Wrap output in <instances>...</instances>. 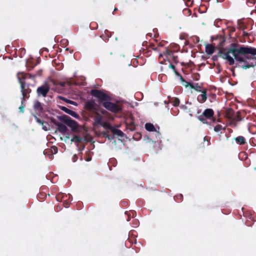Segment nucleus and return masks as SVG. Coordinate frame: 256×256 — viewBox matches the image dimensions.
I'll return each mask as SVG.
<instances>
[{"label": "nucleus", "instance_id": "obj_1", "mask_svg": "<svg viewBox=\"0 0 256 256\" xmlns=\"http://www.w3.org/2000/svg\"><path fill=\"white\" fill-rule=\"evenodd\" d=\"M220 54L222 58L227 60L230 66L234 64L235 59L236 61L244 64L241 66L243 69L246 70L256 66V57L248 56H256V48L232 43L227 52L220 51Z\"/></svg>", "mask_w": 256, "mask_h": 256}, {"label": "nucleus", "instance_id": "obj_2", "mask_svg": "<svg viewBox=\"0 0 256 256\" xmlns=\"http://www.w3.org/2000/svg\"><path fill=\"white\" fill-rule=\"evenodd\" d=\"M36 76V74H32L24 72H19L18 74V78L20 84L21 92L22 95V104L19 107L20 112H24V100L30 98V94L32 92L30 87L34 86V84L28 82V80L32 79L34 80Z\"/></svg>", "mask_w": 256, "mask_h": 256}, {"label": "nucleus", "instance_id": "obj_3", "mask_svg": "<svg viewBox=\"0 0 256 256\" xmlns=\"http://www.w3.org/2000/svg\"><path fill=\"white\" fill-rule=\"evenodd\" d=\"M214 112L212 108L206 109L202 114L198 116L197 118L199 120L204 124H208L207 120H212L213 122H221L220 118L216 119L214 116Z\"/></svg>", "mask_w": 256, "mask_h": 256}, {"label": "nucleus", "instance_id": "obj_4", "mask_svg": "<svg viewBox=\"0 0 256 256\" xmlns=\"http://www.w3.org/2000/svg\"><path fill=\"white\" fill-rule=\"evenodd\" d=\"M90 94L92 96L96 98L98 100V102L102 104L104 102L111 100V98L108 94L98 90H91Z\"/></svg>", "mask_w": 256, "mask_h": 256}, {"label": "nucleus", "instance_id": "obj_5", "mask_svg": "<svg viewBox=\"0 0 256 256\" xmlns=\"http://www.w3.org/2000/svg\"><path fill=\"white\" fill-rule=\"evenodd\" d=\"M59 120L65 122L72 131H76L78 130V125L77 122L72 120L70 116L63 115L59 117Z\"/></svg>", "mask_w": 256, "mask_h": 256}, {"label": "nucleus", "instance_id": "obj_6", "mask_svg": "<svg viewBox=\"0 0 256 256\" xmlns=\"http://www.w3.org/2000/svg\"><path fill=\"white\" fill-rule=\"evenodd\" d=\"M50 90V84L48 82H45L43 84L41 85L40 86H38L36 89V92L38 97H46L48 95Z\"/></svg>", "mask_w": 256, "mask_h": 256}, {"label": "nucleus", "instance_id": "obj_7", "mask_svg": "<svg viewBox=\"0 0 256 256\" xmlns=\"http://www.w3.org/2000/svg\"><path fill=\"white\" fill-rule=\"evenodd\" d=\"M164 56L166 57V58L170 62L171 60H172L176 64H177L178 62V56H174L173 52L168 48H166L162 54H160L158 58L160 59Z\"/></svg>", "mask_w": 256, "mask_h": 256}, {"label": "nucleus", "instance_id": "obj_8", "mask_svg": "<svg viewBox=\"0 0 256 256\" xmlns=\"http://www.w3.org/2000/svg\"><path fill=\"white\" fill-rule=\"evenodd\" d=\"M102 106L108 110L114 113H118L122 110L120 105L109 101L104 102Z\"/></svg>", "mask_w": 256, "mask_h": 256}, {"label": "nucleus", "instance_id": "obj_9", "mask_svg": "<svg viewBox=\"0 0 256 256\" xmlns=\"http://www.w3.org/2000/svg\"><path fill=\"white\" fill-rule=\"evenodd\" d=\"M84 108L86 110L94 114H97L98 110V106L92 100L86 101L84 104Z\"/></svg>", "mask_w": 256, "mask_h": 256}, {"label": "nucleus", "instance_id": "obj_10", "mask_svg": "<svg viewBox=\"0 0 256 256\" xmlns=\"http://www.w3.org/2000/svg\"><path fill=\"white\" fill-rule=\"evenodd\" d=\"M33 108L34 110L40 114H42L44 112L42 103L38 100H36L34 102Z\"/></svg>", "mask_w": 256, "mask_h": 256}, {"label": "nucleus", "instance_id": "obj_11", "mask_svg": "<svg viewBox=\"0 0 256 256\" xmlns=\"http://www.w3.org/2000/svg\"><path fill=\"white\" fill-rule=\"evenodd\" d=\"M225 43V39L223 37H221L220 39V42L218 45V46L219 48V52L218 54L222 58V56L220 54V51H224V52H227L228 51V50L230 48H223V46H224V44Z\"/></svg>", "mask_w": 256, "mask_h": 256}, {"label": "nucleus", "instance_id": "obj_12", "mask_svg": "<svg viewBox=\"0 0 256 256\" xmlns=\"http://www.w3.org/2000/svg\"><path fill=\"white\" fill-rule=\"evenodd\" d=\"M59 108L66 113L72 116L73 117L76 118L78 116V114L74 111L70 110L64 106H59Z\"/></svg>", "mask_w": 256, "mask_h": 256}, {"label": "nucleus", "instance_id": "obj_13", "mask_svg": "<svg viewBox=\"0 0 256 256\" xmlns=\"http://www.w3.org/2000/svg\"><path fill=\"white\" fill-rule=\"evenodd\" d=\"M206 92L207 90H204L202 91V94L198 96L197 100L200 102H206L207 99Z\"/></svg>", "mask_w": 256, "mask_h": 256}, {"label": "nucleus", "instance_id": "obj_14", "mask_svg": "<svg viewBox=\"0 0 256 256\" xmlns=\"http://www.w3.org/2000/svg\"><path fill=\"white\" fill-rule=\"evenodd\" d=\"M55 124L58 126V130L60 132L64 134L66 132L68 128L64 124L59 122H56Z\"/></svg>", "mask_w": 256, "mask_h": 256}, {"label": "nucleus", "instance_id": "obj_15", "mask_svg": "<svg viewBox=\"0 0 256 256\" xmlns=\"http://www.w3.org/2000/svg\"><path fill=\"white\" fill-rule=\"evenodd\" d=\"M236 144L240 145H244L246 143L245 138L242 136H238L234 138Z\"/></svg>", "mask_w": 256, "mask_h": 256}, {"label": "nucleus", "instance_id": "obj_16", "mask_svg": "<svg viewBox=\"0 0 256 256\" xmlns=\"http://www.w3.org/2000/svg\"><path fill=\"white\" fill-rule=\"evenodd\" d=\"M234 111L231 109L230 108L229 110H227L226 112L225 116L226 118L229 120V121L232 120L234 116Z\"/></svg>", "mask_w": 256, "mask_h": 256}, {"label": "nucleus", "instance_id": "obj_17", "mask_svg": "<svg viewBox=\"0 0 256 256\" xmlns=\"http://www.w3.org/2000/svg\"><path fill=\"white\" fill-rule=\"evenodd\" d=\"M214 47L210 44H208L206 46V52L208 54H212L214 52Z\"/></svg>", "mask_w": 256, "mask_h": 256}, {"label": "nucleus", "instance_id": "obj_18", "mask_svg": "<svg viewBox=\"0 0 256 256\" xmlns=\"http://www.w3.org/2000/svg\"><path fill=\"white\" fill-rule=\"evenodd\" d=\"M112 132L114 135H116L120 137H122L124 136V133L121 130L116 128H114L112 130Z\"/></svg>", "mask_w": 256, "mask_h": 256}, {"label": "nucleus", "instance_id": "obj_19", "mask_svg": "<svg viewBox=\"0 0 256 256\" xmlns=\"http://www.w3.org/2000/svg\"><path fill=\"white\" fill-rule=\"evenodd\" d=\"M145 128L146 130L149 132H154L156 130L154 126L150 123H146L145 124Z\"/></svg>", "mask_w": 256, "mask_h": 256}, {"label": "nucleus", "instance_id": "obj_20", "mask_svg": "<svg viewBox=\"0 0 256 256\" xmlns=\"http://www.w3.org/2000/svg\"><path fill=\"white\" fill-rule=\"evenodd\" d=\"M188 86H190L191 88L194 89L196 91L201 92L202 87L198 84L193 85L192 84L190 83Z\"/></svg>", "mask_w": 256, "mask_h": 256}, {"label": "nucleus", "instance_id": "obj_21", "mask_svg": "<svg viewBox=\"0 0 256 256\" xmlns=\"http://www.w3.org/2000/svg\"><path fill=\"white\" fill-rule=\"evenodd\" d=\"M82 138L81 136L76 135H74L71 140L72 142H75L78 144L80 142L82 141Z\"/></svg>", "mask_w": 256, "mask_h": 256}, {"label": "nucleus", "instance_id": "obj_22", "mask_svg": "<svg viewBox=\"0 0 256 256\" xmlns=\"http://www.w3.org/2000/svg\"><path fill=\"white\" fill-rule=\"evenodd\" d=\"M67 196L66 195H64V194H58L56 196V200H57V201L58 202H61L63 200H64L66 198Z\"/></svg>", "mask_w": 256, "mask_h": 256}, {"label": "nucleus", "instance_id": "obj_23", "mask_svg": "<svg viewBox=\"0 0 256 256\" xmlns=\"http://www.w3.org/2000/svg\"><path fill=\"white\" fill-rule=\"evenodd\" d=\"M232 120L236 122H240L242 120V118H241L240 112H237L236 114H234Z\"/></svg>", "mask_w": 256, "mask_h": 256}, {"label": "nucleus", "instance_id": "obj_24", "mask_svg": "<svg viewBox=\"0 0 256 256\" xmlns=\"http://www.w3.org/2000/svg\"><path fill=\"white\" fill-rule=\"evenodd\" d=\"M170 102L174 106H177L180 104V100L177 98H174L170 100Z\"/></svg>", "mask_w": 256, "mask_h": 256}, {"label": "nucleus", "instance_id": "obj_25", "mask_svg": "<svg viewBox=\"0 0 256 256\" xmlns=\"http://www.w3.org/2000/svg\"><path fill=\"white\" fill-rule=\"evenodd\" d=\"M97 116L94 118L95 122L97 124H100L102 122V116L97 112Z\"/></svg>", "mask_w": 256, "mask_h": 256}, {"label": "nucleus", "instance_id": "obj_26", "mask_svg": "<svg viewBox=\"0 0 256 256\" xmlns=\"http://www.w3.org/2000/svg\"><path fill=\"white\" fill-rule=\"evenodd\" d=\"M102 126L105 128V129H108V130H110L111 132H112V128H114V127H112L110 124H109L108 122H105L103 124H102Z\"/></svg>", "mask_w": 256, "mask_h": 256}, {"label": "nucleus", "instance_id": "obj_27", "mask_svg": "<svg viewBox=\"0 0 256 256\" xmlns=\"http://www.w3.org/2000/svg\"><path fill=\"white\" fill-rule=\"evenodd\" d=\"M222 130H225V128H223L220 124H217L214 127V130L216 132Z\"/></svg>", "mask_w": 256, "mask_h": 256}, {"label": "nucleus", "instance_id": "obj_28", "mask_svg": "<svg viewBox=\"0 0 256 256\" xmlns=\"http://www.w3.org/2000/svg\"><path fill=\"white\" fill-rule=\"evenodd\" d=\"M58 98H59L60 100H62L66 102L68 104H74L75 103L74 102L72 101V100H68V99H66V98H65L63 97V96H59Z\"/></svg>", "mask_w": 256, "mask_h": 256}, {"label": "nucleus", "instance_id": "obj_29", "mask_svg": "<svg viewBox=\"0 0 256 256\" xmlns=\"http://www.w3.org/2000/svg\"><path fill=\"white\" fill-rule=\"evenodd\" d=\"M102 134L103 136L105 138H106L108 140H110L112 138L110 135L108 134V132H102Z\"/></svg>", "mask_w": 256, "mask_h": 256}, {"label": "nucleus", "instance_id": "obj_30", "mask_svg": "<svg viewBox=\"0 0 256 256\" xmlns=\"http://www.w3.org/2000/svg\"><path fill=\"white\" fill-rule=\"evenodd\" d=\"M180 80L182 82H186V84H184V85L187 88L189 86V82H186V80H184V78H182V76H180Z\"/></svg>", "mask_w": 256, "mask_h": 256}, {"label": "nucleus", "instance_id": "obj_31", "mask_svg": "<svg viewBox=\"0 0 256 256\" xmlns=\"http://www.w3.org/2000/svg\"><path fill=\"white\" fill-rule=\"evenodd\" d=\"M229 125L232 126L234 127H236L237 126V122L232 120H230Z\"/></svg>", "mask_w": 256, "mask_h": 256}, {"label": "nucleus", "instance_id": "obj_32", "mask_svg": "<svg viewBox=\"0 0 256 256\" xmlns=\"http://www.w3.org/2000/svg\"><path fill=\"white\" fill-rule=\"evenodd\" d=\"M35 117V119L36 120V121L40 124H43L44 123V121L43 120H42L40 118H38L36 116H34Z\"/></svg>", "mask_w": 256, "mask_h": 256}, {"label": "nucleus", "instance_id": "obj_33", "mask_svg": "<svg viewBox=\"0 0 256 256\" xmlns=\"http://www.w3.org/2000/svg\"><path fill=\"white\" fill-rule=\"evenodd\" d=\"M78 159V156L76 154H74L72 158V162H76L77 161Z\"/></svg>", "mask_w": 256, "mask_h": 256}, {"label": "nucleus", "instance_id": "obj_34", "mask_svg": "<svg viewBox=\"0 0 256 256\" xmlns=\"http://www.w3.org/2000/svg\"><path fill=\"white\" fill-rule=\"evenodd\" d=\"M64 206L66 208H68L70 205V202H67L66 200H64Z\"/></svg>", "mask_w": 256, "mask_h": 256}, {"label": "nucleus", "instance_id": "obj_35", "mask_svg": "<svg viewBox=\"0 0 256 256\" xmlns=\"http://www.w3.org/2000/svg\"><path fill=\"white\" fill-rule=\"evenodd\" d=\"M168 67L172 69L174 71H175L176 67L174 65L172 64H170L168 66Z\"/></svg>", "mask_w": 256, "mask_h": 256}, {"label": "nucleus", "instance_id": "obj_36", "mask_svg": "<svg viewBox=\"0 0 256 256\" xmlns=\"http://www.w3.org/2000/svg\"><path fill=\"white\" fill-rule=\"evenodd\" d=\"M150 46L152 50H158V47H155L154 44H150Z\"/></svg>", "mask_w": 256, "mask_h": 256}, {"label": "nucleus", "instance_id": "obj_37", "mask_svg": "<svg viewBox=\"0 0 256 256\" xmlns=\"http://www.w3.org/2000/svg\"><path fill=\"white\" fill-rule=\"evenodd\" d=\"M59 85L61 86L62 87H64L66 86V82H60L59 83Z\"/></svg>", "mask_w": 256, "mask_h": 256}, {"label": "nucleus", "instance_id": "obj_38", "mask_svg": "<svg viewBox=\"0 0 256 256\" xmlns=\"http://www.w3.org/2000/svg\"><path fill=\"white\" fill-rule=\"evenodd\" d=\"M85 160L87 162H90L92 160V157L90 156H88V157L85 158Z\"/></svg>", "mask_w": 256, "mask_h": 256}, {"label": "nucleus", "instance_id": "obj_39", "mask_svg": "<svg viewBox=\"0 0 256 256\" xmlns=\"http://www.w3.org/2000/svg\"><path fill=\"white\" fill-rule=\"evenodd\" d=\"M174 73L176 74V75H177L179 76H181V74L178 72L176 70H175V71H174Z\"/></svg>", "mask_w": 256, "mask_h": 256}, {"label": "nucleus", "instance_id": "obj_40", "mask_svg": "<svg viewBox=\"0 0 256 256\" xmlns=\"http://www.w3.org/2000/svg\"><path fill=\"white\" fill-rule=\"evenodd\" d=\"M243 36H248V34L246 32H243Z\"/></svg>", "mask_w": 256, "mask_h": 256}, {"label": "nucleus", "instance_id": "obj_41", "mask_svg": "<svg viewBox=\"0 0 256 256\" xmlns=\"http://www.w3.org/2000/svg\"><path fill=\"white\" fill-rule=\"evenodd\" d=\"M164 46V44L162 43V42H160L158 46V47H160V46Z\"/></svg>", "mask_w": 256, "mask_h": 256}, {"label": "nucleus", "instance_id": "obj_42", "mask_svg": "<svg viewBox=\"0 0 256 256\" xmlns=\"http://www.w3.org/2000/svg\"><path fill=\"white\" fill-rule=\"evenodd\" d=\"M20 50L22 53L24 54L26 52V50L24 48L20 49Z\"/></svg>", "mask_w": 256, "mask_h": 256}, {"label": "nucleus", "instance_id": "obj_43", "mask_svg": "<svg viewBox=\"0 0 256 256\" xmlns=\"http://www.w3.org/2000/svg\"><path fill=\"white\" fill-rule=\"evenodd\" d=\"M117 10H118V8H114V10L113 13H114V12H116V11H117Z\"/></svg>", "mask_w": 256, "mask_h": 256}, {"label": "nucleus", "instance_id": "obj_44", "mask_svg": "<svg viewBox=\"0 0 256 256\" xmlns=\"http://www.w3.org/2000/svg\"><path fill=\"white\" fill-rule=\"evenodd\" d=\"M181 65L182 66H185L186 64H185L184 62H181Z\"/></svg>", "mask_w": 256, "mask_h": 256}, {"label": "nucleus", "instance_id": "obj_45", "mask_svg": "<svg viewBox=\"0 0 256 256\" xmlns=\"http://www.w3.org/2000/svg\"><path fill=\"white\" fill-rule=\"evenodd\" d=\"M54 150H57V148H56V146H54Z\"/></svg>", "mask_w": 256, "mask_h": 256}, {"label": "nucleus", "instance_id": "obj_46", "mask_svg": "<svg viewBox=\"0 0 256 256\" xmlns=\"http://www.w3.org/2000/svg\"><path fill=\"white\" fill-rule=\"evenodd\" d=\"M130 220V217H128V220H128V221H129Z\"/></svg>", "mask_w": 256, "mask_h": 256}, {"label": "nucleus", "instance_id": "obj_47", "mask_svg": "<svg viewBox=\"0 0 256 256\" xmlns=\"http://www.w3.org/2000/svg\"><path fill=\"white\" fill-rule=\"evenodd\" d=\"M80 160H82V156H81V157H80Z\"/></svg>", "mask_w": 256, "mask_h": 256}, {"label": "nucleus", "instance_id": "obj_48", "mask_svg": "<svg viewBox=\"0 0 256 256\" xmlns=\"http://www.w3.org/2000/svg\"><path fill=\"white\" fill-rule=\"evenodd\" d=\"M183 82V84H186V82Z\"/></svg>", "mask_w": 256, "mask_h": 256}, {"label": "nucleus", "instance_id": "obj_49", "mask_svg": "<svg viewBox=\"0 0 256 256\" xmlns=\"http://www.w3.org/2000/svg\"><path fill=\"white\" fill-rule=\"evenodd\" d=\"M200 112L199 111L198 112L197 114H198Z\"/></svg>", "mask_w": 256, "mask_h": 256}, {"label": "nucleus", "instance_id": "obj_50", "mask_svg": "<svg viewBox=\"0 0 256 256\" xmlns=\"http://www.w3.org/2000/svg\"><path fill=\"white\" fill-rule=\"evenodd\" d=\"M224 0H221V1H223Z\"/></svg>", "mask_w": 256, "mask_h": 256}]
</instances>
